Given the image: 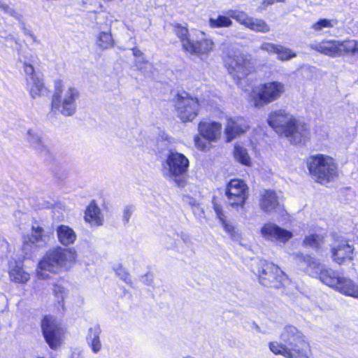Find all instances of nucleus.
Instances as JSON below:
<instances>
[{
    "label": "nucleus",
    "instance_id": "obj_1",
    "mask_svg": "<svg viewBox=\"0 0 358 358\" xmlns=\"http://www.w3.org/2000/svg\"><path fill=\"white\" fill-rule=\"evenodd\" d=\"M295 259L300 266H306L310 276L343 294L358 299V285L350 279L341 276L338 271L327 267L311 256L297 253Z\"/></svg>",
    "mask_w": 358,
    "mask_h": 358
},
{
    "label": "nucleus",
    "instance_id": "obj_2",
    "mask_svg": "<svg viewBox=\"0 0 358 358\" xmlns=\"http://www.w3.org/2000/svg\"><path fill=\"white\" fill-rule=\"evenodd\" d=\"M270 350L275 355L286 358H310V346L303 334L296 327L287 325L280 334V342L269 344Z\"/></svg>",
    "mask_w": 358,
    "mask_h": 358
},
{
    "label": "nucleus",
    "instance_id": "obj_3",
    "mask_svg": "<svg viewBox=\"0 0 358 358\" xmlns=\"http://www.w3.org/2000/svg\"><path fill=\"white\" fill-rule=\"evenodd\" d=\"M268 124L281 136L294 144H301L308 138V126L285 110H278L270 113Z\"/></svg>",
    "mask_w": 358,
    "mask_h": 358
},
{
    "label": "nucleus",
    "instance_id": "obj_4",
    "mask_svg": "<svg viewBox=\"0 0 358 358\" xmlns=\"http://www.w3.org/2000/svg\"><path fill=\"white\" fill-rule=\"evenodd\" d=\"M78 90L73 87L66 88L62 79L54 81V91L51 97L50 109L58 111L64 116H71L76 113V99L79 97Z\"/></svg>",
    "mask_w": 358,
    "mask_h": 358
},
{
    "label": "nucleus",
    "instance_id": "obj_5",
    "mask_svg": "<svg viewBox=\"0 0 358 358\" xmlns=\"http://www.w3.org/2000/svg\"><path fill=\"white\" fill-rule=\"evenodd\" d=\"M75 254L70 249L58 247L48 252L39 262L37 274L39 278H46L45 271L59 273L63 268L66 269L67 263L74 260Z\"/></svg>",
    "mask_w": 358,
    "mask_h": 358
},
{
    "label": "nucleus",
    "instance_id": "obj_6",
    "mask_svg": "<svg viewBox=\"0 0 358 358\" xmlns=\"http://www.w3.org/2000/svg\"><path fill=\"white\" fill-rule=\"evenodd\" d=\"M252 271L259 276L260 283L266 287L279 289L288 281L286 274L277 265L265 259H255Z\"/></svg>",
    "mask_w": 358,
    "mask_h": 358
},
{
    "label": "nucleus",
    "instance_id": "obj_7",
    "mask_svg": "<svg viewBox=\"0 0 358 358\" xmlns=\"http://www.w3.org/2000/svg\"><path fill=\"white\" fill-rule=\"evenodd\" d=\"M285 92V85L279 81H268L252 87L250 101L257 108L263 107L279 99Z\"/></svg>",
    "mask_w": 358,
    "mask_h": 358
},
{
    "label": "nucleus",
    "instance_id": "obj_8",
    "mask_svg": "<svg viewBox=\"0 0 358 358\" xmlns=\"http://www.w3.org/2000/svg\"><path fill=\"white\" fill-rule=\"evenodd\" d=\"M308 167L311 174L318 179L338 177V166L335 159L329 155L317 154L308 160Z\"/></svg>",
    "mask_w": 358,
    "mask_h": 358
},
{
    "label": "nucleus",
    "instance_id": "obj_9",
    "mask_svg": "<svg viewBox=\"0 0 358 358\" xmlns=\"http://www.w3.org/2000/svg\"><path fill=\"white\" fill-rule=\"evenodd\" d=\"M225 62L229 74L237 83L255 71L254 62L243 54L230 55Z\"/></svg>",
    "mask_w": 358,
    "mask_h": 358
},
{
    "label": "nucleus",
    "instance_id": "obj_10",
    "mask_svg": "<svg viewBox=\"0 0 358 358\" xmlns=\"http://www.w3.org/2000/svg\"><path fill=\"white\" fill-rule=\"evenodd\" d=\"M176 108L178 117L182 122H191L198 114L199 103L196 99L190 97L184 93L178 95Z\"/></svg>",
    "mask_w": 358,
    "mask_h": 358
},
{
    "label": "nucleus",
    "instance_id": "obj_11",
    "mask_svg": "<svg viewBox=\"0 0 358 358\" xmlns=\"http://www.w3.org/2000/svg\"><path fill=\"white\" fill-rule=\"evenodd\" d=\"M227 14L246 28L255 31L266 34L270 31V26L262 19L249 16L246 13L241 10H229Z\"/></svg>",
    "mask_w": 358,
    "mask_h": 358
},
{
    "label": "nucleus",
    "instance_id": "obj_12",
    "mask_svg": "<svg viewBox=\"0 0 358 358\" xmlns=\"http://www.w3.org/2000/svg\"><path fill=\"white\" fill-rule=\"evenodd\" d=\"M189 165V159L182 153L170 150L166 157L164 168L170 176L179 177L185 174Z\"/></svg>",
    "mask_w": 358,
    "mask_h": 358
},
{
    "label": "nucleus",
    "instance_id": "obj_13",
    "mask_svg": "<svg viewBox=\"0 0 358 358\" xmlns=\"http://www.w3.org/2000/svg\"><path fill=\"white\" fill-rule=\"evenodd\" d=\"M41 328L45 341L52 349H55L60 343L62 329L52 317L45 316L41 322Z\"/></svg>",
    "mask_w": 358,
    "mask_h": 358
},
{
    "label": "nucleus",
    "instance_id": "obj_14",
    "mask_svg": "<svg viewBox=\"0 0 358 358\" xmlns=\"http://www.w3.org/2000/svg\"><path fill=\"white\" fill-rule=\"evenodd\" d=\"M245 180H229L226 194L231 206H243L246 199L248 187Z\"/></svg>",
    "mask_w": 358,
    "mask_h": 358
},
{
    "label": "nucleus",
    "instance_id": "obj_15",
    "mask_svg": "<svg viewBox=\"0 0 358 358\" xmlns=\"http://www.w3.org/2000/svg\"><path fill=\"white\" fill-rule=\"evenodd\" d=\"M248 129V122L243 117H227L224 131L226 141L231 142L237 136L245 133Z\"/></svg>",
    "mask_w": 358,
    "mask_h": 358
},
{
    "label": "nucleus",
    "instance_id": "obj_16",
    "mask_svg": "<svg viewBox=\"0 0 358 358\" xmlns=\"http://www.w3.org/2000/svg\"><path fill=\"white\" fill-rule=\"evenodd\" d=\"M261 234L266 240L281 243H286L293 236L291 231L272 222H268L263 225L261 229Z\"/></svg>",
    "mask_w": 358,
    "mask_h": 358
},
{
    "label": "nucleus",
    "instance_id": "obj_17",
    "mask_svg": "<svg viewBox=\"0 0 358 358\" xmlns=\"http://www.w3.org/2000/svg\"><path fill=\"white\" fill-rule=\"evenodd\" d=\"M353 251V246L347 240H338L331 248L333 260L338 264L350 261L352 259Z\"/></svg>",
    "mask_w": 358,
    "mask_h": 358
},
{
    "label": "nucleus",
    "instance_id": "obj_18",
    "mask_svg": "<svg viewBox=\"0 0 358 358\" xmlns=\"http://www.w3.org/2000/svg\"><path fill=\"white\" fill-rule=\"evenodd\" d=\"M199 135L209 142H216L221 136L222 124L210 120L201 121L198 125Z\"/></svg>",
    "mask_w": 358,
    "mask_h": 358
},
{
    "label": "nucleus",
    "instance_id": "obj_19",
    "mask_svg": "<svg viewBox=\"0 0 358 358\" xmlns=\"http://www.w3.org/2000/svg\"><path fill=\"white\" fill-rule=\"evenodd\" d=\"M310 49L329 57H336L341 56L340 41L323 40L315 41L310 44Z\"/></svg>",
    "mask_w": 358,
    "mask_h": 358
},
{
    "label": "nucleus",
    "instance_id": "obj_20",
    "mask_svg": "<svg viewBox=\"0 0 358 358\" xmlns=\"http://www.w3.org/2000/svg\"><path fill=\"white\" fill-rule=\"evenodd\" d=\"M27 89L32 99L49 95L50 94V90L46 86L43 78L38 76L31 77V82L27 85Z\"/></svg>",
    "mask_w": 358,
    "mask_h": 358
},
{
    "label": "nucleus",
    "instance_id": "obj_21",
    "mask_svg": "<svg viewBox=\"0 0 358 358\" xmlns=\"http://www.w3.org/2000/svg\"><path fill=\"white\" fill-rule=\"evenodd\" d=\"M186 45V52L201 56L207 55L213 50V43L210 39L203 38L200 41H192L191 43H187Z\"/></svg>",
    "mask_w": 358,
    "mask_h": 358
},
{
    "label": "nucleus",
    "instance_id": "obj_22",
    "mask_svg": "<svg viewBox=\"0 0 358 358\" xmlns=\"http://www.w3.org/2000/svg\"><path fill=\"white\" fill-rule=\"evenodd\" d=\"M279 206L278 196L273 190H264L260 199V207L266 213H271Z\"/></svg>",
    "mask_w": 358,
    "mask_h": 358
},
{
    "label": "nucleus",
    "instance_id": "obj_23",
    "mask_svg": "<svg viewBox=\"0 0 358 358\" xmlns=\"http://www.w3.org/2000/svg\"><path fill=\"white\" fill-rule=\"evenodd\" d=\"M213 208L224 231L231 236V239H237L238 236L235 231L234 227L226 220V216L222 211L221 206L213 201Z\"/></svg>",
    "mask_w": 358,
    "mask_h": 358
},
{
    "label": "nucleus",
    "instance_id": "obj_24",
    "mask_svg": "<svg viewBox=\"0 0 358 358\" xmlns=\"http://www.w3.org/2000/svg\"><path fill=\"white\" fill-rule=\"evenodd\" d=\"M233 155L234 159L237 162L246 166H252V158L250 156L246 148H245V146L241 143H236L234 145Z\"/></svg>",
    "mask_w": 358,
    "mask_h": 358
},
{
    "label": "nucleus",
    "instance_id": "obj_25",
    "mask_svg": "<svg viewBox=\"0 0 358 358\" xmlns=\"http://www.w3.org/2000/svg\"><path fill=\"white\" fill-rule=\"evenodd\" d=\"M57 234L59 242L64 245L73 243L76 238L74 231L66 225L59 226L57 229Z\"/></svg>",
    "mask_w": 358,
    "mask_h": 358
},
{
    "label": "nucleus",
    "instance_id": "obj_26",
    "mask_svg": "<svg viewBox=\"0 0 358 358\" xmlns=\"http://www.w3.org/2000/svg\"><path fill=\"white\" fill-rule=\"evenodd\" d=\"M341 56L348 55L358 57V41L354 39L340 41Z\"/></svg>",
    "mask_w": 358,
    "mask_h": 358
},
{
    "label": "nucleus",
    "instance_id": "obj_27",
    "mask_svg": "<svg viewBox=\"0 0 358 358\" xmlns=\"http://www.w3.org/2000/svg\"><path fill=\"white\" fill-rule=\"evenodd\" d=\"M104 222V216L100 207L95 200L91 201V227L102 226Z\"/></svg>",
    "mask_w": 358,
    "mask_h": 358
},
{
    "label": "nucleus",
    "instance_id": "obj_28",
    "mask_svg": "<svg viewBox=\"0 0 358 358\" xmlns=\"http://www.w3.org/2000/svg\"><path fill=\"white\" fill-rule=\"evenodd\" d=\"M46 235L44 233L43 229L40 226L33 225L31 229V234L28 237L29 241L32 244H36L41 246L45 243L46 240Z\"/></svg>",
    "mask_w": 358,
    "mask_h": 358
},
{
    "label": "nucleus",
    "instance_id": "obj_29",
    "mask_svg": "<svg viewBox=\"0 0 358 358\" xmlns=\"http://www.w3.org/2000/svg\"><path fill=\"white\" fill-rule=\"evenodd\" d=\"M9 275L10 280L17 283H24L29 279V274L17 266L10 271Z\"/></svg>",
    "mask_w": 358,
    "mask_h": 358
},
{
    "label": "nucleus",
    "instance_id": "obj_30",
    "mask_svg": "<svg viewBox=\"0 0 358 358\" xmlns=\"http://www.w3.org/2000/svg\"><path fill=\"white\" fill-rule=\"evenodd\" d=\"M175 33L177 36L180 38L183 49L186 51L187 50V43H191L192 41H191L189 38V31L186 27H183L181 24H176L175 26Z\"/></svg>",
    "mask_w": 358,
    "mask_h": 358
},
{
    "label": "nucleus",
    "instance_id": "obj_31",
    "mask_svg": "<svg viewBox=\"0 0 358 358\" xmlns=\"http://www.w3.org/2000/svg\"><path fill=\"white\" fill-rule=\"evenodd\" d=\"M219 15L217 18L210 17L209 19V25L212 28L229 27L232 24L230 16Z\"/></svg>",
    "mask_w": 358,
    "mask_h": 358
},
{
    "label": "nucleus",
    "instance_id": "obj_32",
    "mask_svg": "<svg viewBox=\"0 0 358 358\" xmlns=\"http://www.w3.org/2000/svg\"><path fill=\"white\" fill-rule=\"evenodd\" d=\"M113 270L115 272V275L126 284L132 286V280L131 278V275L126 271V269L122 266L121 264H117L113 266Z\"/></svg>",
    "mask_w": 358,
    "mask_h": 358
},
{
    "label": "nucleus",
    "instance_id": "obj_33",
    "mask_svg": "<svg viewBox=\"0 0 358 358\" xmlns=\"http://www.w3.org/2000/svg\"><path fill=\"white\" fill-rule=\"evenodd\" d=\"M97 45L102 49H108L114 45V41L109 32H102L98 37Z\"/></svg>",
    "mask_w": 358,
    "mask_h": 358
},
{
    "label": "nucleus",
    "instance_id": "obj_34",
    "mask_svg": "<svg viewBox=\"0 0 358 358\" xmlns=\"http://www.w3.org/2000/svg\"><path fill=\"white\" fill-rule=\"evenodd\" d=\"M276 55L278 59L282 62L290 60L296 57V54L291 49L281 45H279Z\"/></svg>",
    "mask_w": 358,
    "mask_h": 358
},
{
    "label": "nucleus",
    "instance_id": "obj_35",
    "mask_svg": "<svg viewBox=\"0 0 358 358\" xmlns=\"http://www.w3.org/2000/svg\"><path fill=\"white\" fill-rule=\"evenodd\" d=\"M101 333V328L99 325L94 327V337L91 342V348L94 353H97L101 348V343L99 340V334Z\"/></svg>",
    "mask_w": 358,
    "mask_h": 358
},
{
    "label": "nucleus",
    "instance_id": "obj_36",
    "mask_svg": "<svg viewBox=\"0 0 358 358\" xmlns=\"http://www.w3.org/2000/svg\"><path fill=\"white\" fill-rule=\"evenodd\" d=\"M322 240V238L317 234H311L305 237L303 244L313 248H317Z\"/></svg>",
    "mask_w": 358,
    "mask_h": 358
},
{
    "label": "nucleus",
    "instance_id": "obj_37",
    "mask_svg": "<svg viewBox=\"0 0 358 358\" xmlns=\"http://www.w3.org/2000/svg\"><path fill=\"white\" fill-rule=\"evenodd\" d=\"M194 141L196 148L200 151L209 150L211 147L210 142L199 135L194 136Z\"/></svg>",
    "mask_w": 358,
    "mask_h": 358
},
{
    "label": "nucleus",
    "instance_id": "obj_38",
    "mask_svg": "<svg viewBox=\"0 0 358 358\" xmlns=\"http://www.w3.org/2000/svg\"><path fill=\"white\" fill-rule=\"evenodd\" d=\"M334 24L335 23L333 20L322 19L314 23L312 28L315 31H321L323 29L333 27Z\"/></svg>",
    "mask_w": 358,
    "mask_h": 358
},
{
    "label": "nucleus",
    "instance_id": "obj_39",
    "mask_svg": "<svg viewBox=\"0 0 358 358\" xmlns=\"http://www.w3.org/2000/svg\"><path fill=\"white\" fill-rule=\"evenodd\" d=\"M279 45H280L278 44L265 42L260 45L259 48L269 54H277Z\"/></svg>",
    "mask_w": 358,
    "mask_h": 358
},
{
    "label": "nucleus",
    "instance_id": "obj_40",
    "mask_svg": "<svg viewBox=\"0 0 358 358\" xmlns=\"http://www.w3.org/2000/svg\"><path fill=\"white\" fill-rule=\"evenodd\" d=\"M134 211V206L129 205L125 206L123 210V222L125 224H128L130 217Z\"/></svg>",
    "mask_w": 358,
    "mask_h": 358
},
{
    "label": "nucleus",
    "instance_id": "obj_41",
    "mask_svg": "<svg viewBox=\"0 0 358 358\" xmlns=\"http://www.w3.org/2000/svg\"><path fill=\"white\" fill-rule=\"evenodd\" d=\"M53 292L58 299H61L63 300L66 294V289L63 286L60 285H55Z\"/></svg>",
    "mask_w": 358,
    "mask_h": 358
},
{
    "label": "nucleus",
    "instance_id": "obj_42",
    "mask_svg": "<svg viewBox=\"0 0 358 358\" xmlns=\"http://www.w3.org/2000/svg\"><path fill=\"white\" fill-rule=\"evenodd\" d=\"M192 212L196 218L199 220L205 217L204 210L199 206V204L192 208Z\"/></svg>",
    "mask_w": 358,
    "mask_h": 358
},
{
    "label": "nucleus",
    "instance_id": "obj_43",
    "mask_svg": "<svg viewBox=\"0 0 358 358\" xmlns=\"http://www.w3.org/2000/svg\"><path fill=\"white\" fill-rule=\"evenodd\" d=\"M23 66H24V71L27 73L30 74L31 75V78L34 77V76H37L36 75V72H35V70H34V68L33 65H31V64L24 63Z\"/></svg>",
    "mask_w": 358,
    "mask_h": 358
},
{
    "label": "nucleus",
    "instance_id": "obj_44",
    "mask_svg": "<svg viewBox=\"0 0 358 358\" xmlns=\"http://www.w3.org/2000/svg\"><path fill=\"white\" fill-rule=\"evenodd\" d=\"M183 201L190 206L192 209L199 204L196 199L189 196H183Z\"/></svg>",
    "mask_w": 358,
    "mask_h": 358
},
{
    "label": "nucleus",
    "instance_id": "obj_45",
    "mask_svg": "<svg viewBox=\"0 0 358 358\" xmlns=\"http://www.w3.org/2000/svg\"><path fill=\"white\" fill-rule=\"evenodd\" d=\"M158 141H164L165 145H167L172 142L171 138L164 132L159 134Z\"/></svg>",
    "mask_w": 358,
    "mask_h": 358
},
{
    "label": "nucleus",
    "instance_id": "obj_46",
    "mask_svg": "<svg viewBox=\"0 0 358 358\" xmlns=\"http://www.w3.org/2000/svg\"><path fill=\"white\" fill-rule=\"evenodd\" d=\"M178 236H179L185 243H189L190 241L189 235L182 231H181L180 234H178Z\"/></svg>",
    "mask_w": 358,
    "mask_h": 358
},
{
    "label": "nucleus",
    "instance_id": "obj_47",
    "mask_svg": "<svg viewBox=\"0 0 358 358\" xmlns=\"http://www.w3.org/2000/svg\"><path fill=\"white\" fill-rule=\"evenodd\" d=\"M285 0H262V4L264 6H268L273 4L275 2H283Z\"/></svg>",
    "mask_w": 358,
    "mask_h": 358
},
{
    "label": "nucleus",
    "instance_id": "obj_48",
    "mask_svg": "<svg viewBox=\"0 0 358 358\" xmlns=\"http://www.w3.org/2000/svg\"><path fill=\"white\" fill-rule=\"evenodd\" d=\"M132 52H133L134 56L136 58H138V57H143V52L140 50L136 48L132 49Z\"/></svg>",
    "mask_w": 358,
    "mask_h": 358
},
{
    "label": "nucleus",
    "instance_id": "obj_49",
    "mask_svg": "<svg viewBox=\"0 0 358 358\" xmlns=\"http://www.w3.org/2000/svg\"><path fill=\"white\" fill-rule=\"evenodd\" d=\"M85 214V220L90 222V205L86 207Z\"/></svg>",
    "mask_w": 358,
    "mask_h": 358
},
{
    "label": "nucleus",
    "instance_id": "obj_50",
    "mask_svg": "<svg viewBox=\"0 0 358 358\" xmlns=\"http://www.w3.org/2000/svg\"><path fill=\"white\" fill-rule=\"evenodd\" d=\"M136 65L139 69H141V64L144 62V57L143 56L142 57L136 58Z\"/></svg>",
    "mask_w": 358,
    "mask_h": 358
},
{
    "label": "nucleus",
    "instance_id": "obj_51",
    "mask_svg": "<svg viewBox=\"0 0 358 358\" xmlns=\"http://www.w3.org/2000/svg\"><path fill=\"white\" fill-rule=\"evenodd\" d=\"M143 280L147 285H150L151 284V282H150L151 280H149V275L148 274H146V275L143 276Z\"/></svg>",
    "mask_w": 358,
    "mask_h": 358
},
{
    "label": "nucleus",
    "instance_id": "obj_52",
    "mask_svg": "<svg viewBox=\"0 0 358 358\" xmlns=\"http://www.w3.org/2000/svg\"><path fill=\"white\" fill-rule=\"evenodd\" d=\"M176 185L178 186V187H180V186H184V183L185 182V180H175Z\"/></svg>",
    "mask_w": 358,
    "mask_h": 358
},
{
    "label": "nucleus",
    "instance_id": "obj_53",
    "mask_svg": "<svg viewBox=\"0 0 358 358\" xmlns=\"http://www.w3.org/2000/svg\"><path fill=\"white\" fill-rule=\"evenodd\" d=\"M182 358H196V357L188 355V356L183 357Z\"/></svg>",
    "mask_w": 358,
    "mask_h": 358
},
{
    "label": "nucleus",
    "instance_id": "obj_54",
    "mask_svg": "<svg viewBox=\"0 0 358 358\" xmlns=\"http://www.w3.org/2000/svg\"><path fill=\"white\" fill-rule=\"evenodd\" d=\"M101 205H103V204H104V201H103V200H101Z\"/></svg>",
    "mask_w": 358,
    "mask_h": 358
},
{
    "label": "nucleus",
    "instance_id": "obj_55",
    "mask_svg": "<svg viewBox=\"0 0 358 358\" xmlns=\"http://www.w3.org/2000/svg\"><path fill=\"white\" fill-rule=\"evenodd\" d=\"M322 180H320V183H321V184H324L323 182H322ZM325 181H326V182H329V180H325Z\"/></svg>",
    "mask_w": 358,
    "mask_h": 358
},
{
    "label": "nucleus",
    "instance_id": "obj_56",
    "mask_svg": "<svg viewBox=\"0 0 358 358\" xmlns=\"http://www.w3.org/2000/svg\"><path fill=\"white\" fill-rule=\"evenodd\" d=\"M255 326H256V328H257V329H259V326H258V325H257L256 324H255Z\"/></svg>",
    "mask_w": 358,
    "mask_h": 358
},
{
    "label": "nucleus",
    "instance_id": "obj_57",
    "mask_svg": "<svg viewBox=\"0 0 358 358\" xmlns=\"http://www.w3.org/2000/svg\"><path fill=\"white\" fill-rule=\"evenodd\" d=\"M38 358H43V357H38Z\"/></svg>",
    "mask_w": 358,
    "mask_h": 358
}]
</instances>
